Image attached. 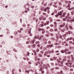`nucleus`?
I'll return each mask as SVG.
<instances>
[{
  "label": "nucleus",
  "mask_w": 74,
  "mask_h": 74,
  "mask_svg": "<svg viewBox=\"0 0 74 74\" xmlns=\"http://www.w3.org/2000/svg\"><path fill=\"white\" fill-rule=\"evenodd\" d=\"M65 43H66V41L64 42H62V45H64V44H65Z\"/></svg>",
  "instance_id": "38"
},
{
  "label": "nucleus",
  "mask_w": 74,
  "mask_h": 74,
  "mask_svg": "<svg viewBox=\"0 0 74 74\" xmlns=\"http://www.w3.org/2000/svg\"><path fill=\"white\" fill-rule=\"evenodd\" d=\"M17 32H18V33H21L22 32H21V31L19 30H18L17 31Z\"/></svg>",
  "instance_id": "27"
},
{
  "label": "nucleus",
  "mask_w": 74,
  "mask_h": 74,
  "mask_svg": "<svg viewBox=\"0 0 74 74\" xmlns=\"http://www.w3.org/2000/svg\"><path fill=\"white\" fill-rule=\"evenodd\" d=\"M41 30H44V29H40V28H38V31H39V32H40L41 31Z\"/></svg>",
  "instance_id": "7"
},
{
  "label": "nucleus",
  "mask_w": 74,
  "mask_h": 74,
  "mask_svg": "<svg viewBox=\"0 0 74 74\" xmlns=\"http://www.w3.org/2000/svg\"><path fill=\"white\" fill-rule=\"evenodd\" d=\"M65 52V50H62L61 51V52L62 53H64Z\"/></svg>",
  "instance_id": "5"
},
{
  "label": "nucleus",
  "mask_w": 74,
  "mask_h": 74,
  "mask_svg": "<svg viewBox=\"0 0 74 74\" xmlns=\"http://www.w3.org/2000/svg\"><path fill=\"white\" fill-rule=\"evenodd\" d=\"M71 14L72 15H73V14H74V12H71Z\"/></svg>",
  "instance_id": "53"
},
{
  "label": "nucleus",
  "mask_w": 74,
  "mask_h": 74,
  "mask_svg": "<svg viewBox=\"0 0 74 74\" xmlns=\"http://www.w3.org/2000/svg\"><path fill=\"white\" fill-rule=\"evenodd\" d=\"M62 13L61 12H60L57 15H55V16L56 17H57L58 16H59V15H60V18H62Z\"/></svg>",
  "instance_id": "1"
},
{
  "label": "nucleus",
  "mask_w": 74,
  "mask_h": 74,
  "mask_svg": "<svg viewBox=\"0 0 74 74\" xmlns=\"http://www.w3.org/2000/svg\"><path fill=\"white\" fill-rule=\"evenodd\" d=\"M46 37H48L49 36V34H46Z\"/></svg>",
  "instance_id": "57"
},
{
  "label": "nucleus",
  "mask_w": 74,
  "mask_h": 74,
  "mask_svg": "<svg viewBox=\"0 0 74 74\" xmlns=\"http://www.w3.org/2000/svg\"><path fill=\"white\" fill-rule=\"evenodd\" d=\"M40 69H39V71H42V69H44V66H42V67L41 68V65H40L39 66Z\"/></svg>",
  "instance_id": "2"
},
{
  "label": "nucleus",
  "mask_w": 74,
  "mask_h": 74,
  "mask_svg": "<svg viewBox=\"0 0 74 74\" xmlns=\"http://www.w3.org/2000/svg\"><path fill=\"white\" fill-rule=\"evenodd\" d=\"M23 28H20V30H21V31H22V30H23Z\"/></svg>",
  "instance_id": "63"
},
{
  "label": "nucleus",
  "mask_w": 74,
  "mask_h": 74,
  "mask_svg": "<svg viewBox=\"0 0 74 74\" xmlns=\"http://www.w3.org/2000/svg\"><path fill=\"white\" fill-rule=\"evenodd\" d=\"M66 34H64L62 35V37H64V38H64L66 37Z\"/></svg>",
  "instance_id": "14"
},
{
  "label": "nucleus",
  "mask_w": 74,
  "mask_h": 74,
  "mask_svg": "<svg viewBox=\"0 0 74 74\" xmlns=\"http://www.w3.org/2000/svg\"><path fill=\"white\" fill-rule=\"evenodd\" d=\"M63 26H65V23H63Z\"/></svg>",
  "instance_id": "52"
},
{
  "label": "nucleus",
  "mask_w": 74,
  "mask_h": 74,
  "mask_svg": "<svg viewBox=\"0 0 74 74\" xmlns=\"http://www.w3.org/2000/svg\"><path fill=\"white\" fill-rule=\"evenodd\" d=\"M66 66H68L69 67V64L68 63H66Z\"/></svg>",
  "instance_id": "19"
},
{
  "label": "nucleus",
  "mask_w": 74,
  "mask_h": 74,
  "mask_svg": "<svg viewBox=\"0 0 74 74\" xmlns=\"http://www.w3.org/2000/svg\"><path fill=\"white\" fill-rule=\"evenodd\" d=\"M50 32H53V29H51L50 30Z\"/></svg>",
  "instance_id": "42"
},
{
  "label": "nucleus",
  "mask_w": 74,
  "mask_h": 74,
  "mask_svg": "<svg viewBox=\"0 0 74 74\" xmlns=\"http://www.w3.org/2000/svg\"><path fill=\"white\" fill-rule=\"evenodd\" d=\"M32 44H34V41H32Z\"/></svg>",
  "instance_id": "51"
},
{
  "label": "nucleus",
  "mask_w": 74,
  "mask_h": 74,
  "mask_svg": "<svg viewBox=\"0 0 74 74\" xmlns=\"http://www.w3.org/2000/svg\"><path fill=\"white\" fill-rule=\"evenodd\" d=\"M59 5H62V3H61L60 2H59Z\"/></svg>",
  "instance_id": "40"
},
{
  "label": "nucleus",
  "mask_w": 74,
  "mask_h": 74,
  "mask_svg": "<svg viewBox=\"0 0 74 74\" xmlns=\"http://www.w3.org/2000/svg\"><path fill=\"white\" fill-rule=\"evenodd\" d=\"M63 62H62L60 64V66H63Z\"/></svg>",
  "instance_id": "9"
},
{
  "label": "nucleus",
  "mask_w": 74,
  "mask_h": 74,
  "mask_svg": "<svg viewBox=\"0 0 74 74\" xmlns=\"http://www.w3.org/2000/svg\"><path fill=\"white\" fill-rule=\"evenodd\" d=\"M41 53H42V54H43V53H44V51H41Z\"/></svg>",
  "instance_id": "56"
},
{
  "label": "nucleus",
  "mask_w": 74,
  "mask_h": 74,
  "mask_svg": "<svg viewBox=\"0 0 74 74\" xmlns=\"http://www.w3.org/2000/svg\"><path fill=\"white\" fill-rule=\"evenodd\" d=\"M38 38V36H35L34 37V39H35V38Z\"/></svg>",
  "instance_id": "36"
},
{
  "label": "nucleus",
  "mask_w": 74,
  "mask_h": 74,
  "mask_svg": "<svg viewBox=\"0 0 74 74\" xmlns=\"http://www.w3.org/2000/svg\"><path fill=\"white\" fill-rule=\"evenodd\" d=\"M69 64L70 65L69 67H71V65H72V63L71 62H70L69 63Z\"/></svg>",
  "instance_id": "15"
},
{
  "label": "nucleus",
  "mask_w": 74,
  "mask_h": 74,
  "mask_svg": "<svg viewBox=\"0 0 74 74\" xmlns=\"http://www.w3.org/2000/svg\"><path fill=\"white\" fill-rule=\"evenodd\" d=\"M72 22H74V18H73L72 19V20H71Z\"/></svg>",
  "instance_id": "26"
},
{
  "label": "nucleus",
  "mask_w": 74,
  "mask_h": 74,
  "mask_svg": "<svg viewBox=\"0 0 74 74\" xmlns=\"http://www.w3.org/2000/svg\"><path fill=\"white\" fill-rule=\"evenodd\" d=\"M2 44L4 45V44H5V42H2Z\"/></svg>",
  "instance_id": "46"
},
{
  "label": "nucleus",
  "mask_w": 74,
  "mask_h": 74,
  "mask_svg": "<svg viewBox=\"0 0 74 74\" xmlns=\"http://www.w3.org/2000/svg\"><path fill=\"white\" fill-rule=\"evenodd\" d=\"M47 25H48L49 24V21H47L46 22Z\"/></svg>",
  "instance_id": "48"
},
{
  "label": "nucleus",
  "mask_w": 74,
  "mask_h": 74,
  "mask_svg": "<svg viewBox=\"0 0 74 74\" xmlns=\"http://www.w3.org/2000/svg\"><path fill=\"white\" fill-rule=\"evenodd\" d=\"M59 37V38H61V40H64V38H62V36H60Z\"/></svg>",
  "instance_id": "12"
},
{
  "label": "nucleus",
  "mask_w": 74,
  "mask_h": 74,
  "mask_svg": "<svg viewBox=\"0 0 74 74\" xmlns=\"http://www.w3.org/2000/svg\"><path fill=\"white\" fill-rule=\"evenodd\" d=\"M36 45L34 44L32 45V48H35V47H36Z\"/></svg>",
  "instance_id": "11"
},
{
  "label": "nucleus",
  "mask_w": 74,
  "mask_h": 74,
  "mask_svg": "<svg viewBox=\"0 0 74 74\" xmlns=\"http://www.w3.org/2000/svg\"><path fill=\"white\" fill-rule=\"evenodd\" d=\"M60 27H64V26L62 25H60Z\"/></svg>",
  "instance_id": "24"
},
{
  "label": "nucleus",
  "mask_w": 74,
  "mask_h": 74,
  "mask_svg": "<svg viewBox=\"0 0 74 74\" xmlns=\"http://www.w3.org/2000/svg\"><path fill=\"white\" fill-rule=\"evenodd\" d=\"M67 19V18H63L62 20L64 21H65V20H67V19Z\"/></svg>",
  "instance_id": "33"
},
{
  "label": "nucleus",
  "mask_w": 74,
  "mask_h": 74,
  "mask_svg": "<svg viewBox=\"0 0 74 74\" xmlns=\"http://www.w3.org/2000/svg\"><path fill=\"white\" fill-rule=\"evenodd\" d=\"M27 37V36H25L23 37V38H26Z\"/></svg>",
  "instance_id": "64"
},
{
  "label": "nucleus",
  "mask_w": 74,
  "mask_h": 74,
  "mask_svg": "<svg viewBox=\"0 0 74 74\" xmlns=\"http://www.w3.org/2000/svg\"><path fill=\"white\" fill-rule=\"evenodd\" d=\"M39 49H37L36 50V52H38L39 51Z\"/></svg>",
  "instance_id": "37"
},
{
  "label": "nucleus",
  "mask_w": 74,
  "mask_h": 74,
  "mask_svg": "<svg viewBox=\"0 0 74 74\" xmlns=\"http://www.w3.org/2000/svg\"><path fill=\"white\" fill-rule=\"evenodd\" d=\"M69 49H72V48L71 47H69Z\"/></svg>",
  "instance_id": "60"
},
{
  "label": "nucleus",
  "mask_w": 74,
  "mask_h": 74,
  "mask_svg": "<svg viewBox=\"0 0 74 74\" xmlns=\"http://www.w3.org/2000/svg\"><path fill=\"white\" fill-rule=\"evenodd\" d=\"M53 6L54 7H56V8L57 7V6L55 5H54Z\"/></svg>",
  "instance_id": "54"
},
{
  "label": "nucleus",
  "mask_w": 74,
  "mask_h": 74,
  "mask_svg": "<svg viewBox=\"0 0 74 74\" xmlns=\"http://www.w3.org/2000/svg\"><path fill=\"white\" fill-rule=\"evenodd\" d=\"M55 31L57 32V31H58V29L56 28L55 29Z\"/></svg>",
  "instance_id": "55"
},
{
  "label": "nucleus",
  "mask_w": 74,
  "mask_h": 74,
  "mask_svg": "<svg viewBox=\"0 0 74 74\" xmlns=\"http://www.w3.org/2000/svg\"><path fill=\"white\" fill-rule=\"evenodd\" d=\"M27 56H29V52L27 51Z\"/></svg>",
  "instance_id": "21"
},
{
  "label": "nucleus",
  "mask_w": 74,
  "mask_h": 74,
  "mask_svg": "<svg viewBox=\"0 0 74 74\" xmlns=\"http://www.w3.org/2000/svg\"><path fill=\"white\" fill-rule=\"evenodd\" d=\"M68 45H69V44H68V43H66L65 44V46H66V47H67L68 46Z\"/></svg>",
  "instance_id": "45"
},
{
  "label": "nucleus",
  "mask_w": 74,
  "mask_h": 74,
  "mask_svg": "<svg viewBox=\"0 0 74 74\" xmlns=\"http://www.w3.org/2000/svg\"><path fill=\"white\" fill-rule=\"evenodd\" d=\"M69 50V49H66L65 50V51H67Z\"/></svg>",
  "instance_id": "29"
},
{
  "label": "nucleus",
  "mask_w": 74,
  "mask_h": 74,
  "mask_svg": "<svg viewBox=\"0 0 74 74\" xmlns=\"http://www.w3.org/2000/svg\"><path fill=\"white\" fill-rule=\"evenodd\" d=\"M63 62H65V61H66V59H64L63 60Z\"/></svg>",
  "instance_id": "49"
},
{
  "label": "nucleus",
  "mask_w": 74,
  "mask_h": 74,
  "mask_svg": "<svg viewBox=\"0 0 74 74\" xmlns=\"http://www.w3.org/2000/svg\"><path fill=\"white\" fill-rule=\"evenodd\" d=\"M65 54L66 55L68 54V53H67V51H65Z\"/></svg>",
  "instance_id": "25"
},
{
  "label": "nucleus",
  "mask_w": 74,
  "mask_h": 74,
  "mask_svg": "<svg viewBox=\"0 0 74 74\" xmlns=\"http://www.w3.org/2000/svg\"><path fill=\"white\" fill-rule=\"evenodd\" d=\"M68 53L69 54H70L71 53V52L70 51H68Z\"/></svg>",
  "instance_id": "44"
},
{
  "label": "nucleus",
  "mask_w": 74,
  "mask_h": 74,
  "mask_svg": "<svg viewBox=\"0 0 74 74\" xmlns=\"http://www.w3.org/2000/svg\"><path fill=\"white\" fill-rule=\"evenodd\" d=\"M36 44H40V42H36Z\"/></svg>",
  "instance_id": "47"
},
{
  "label": "nucleus",
  "mask_w": 74,
  "mask_h": 74,
  "mask_svg": "<svg viewBox=\"0 0 74 74\" xmlns=\"http://www.w3.org/2000/svg\"><path fill=\"white\" fill-rule=\"evenodd\" d=\"M46 19V18H45L43 17V21H45Z\"/></svg>",
  "instance_id": "22"
},
{
  "label": "nucleus",
  "mask_w": 74,
  "mask_h": 74,
  "mask_svg": "<svg viewBox=\"0 0 74 74\" xmlns=\"http://www.w3.org/2000/svg\"><path fill=\"white\" fill-rule=\"evenodd\" d=\"M69 28L71 30H72L73 29V27H72L70 25L69 27Z\"/></svg>",
  "instance_id": "13"
},
{
  "label": "nucleus",
  "mask_w": 74,
  "mask_h": 74,
  "mask_svg": "<svg viewBox=\"0 0 74 74\" xmlns=\"http://www.w3.org/2000/svg\"><path fill=\"white\" fill-rule=\"evenodd\" d=\"M42 74H43V73H44V71H42L41 72Z\"/></svg>",
  "instance_id": "59"
},
{
  "label": "nucleus",
  "mask_w": 74,
  "mask_h": 74,
  "mask_svg": "<svg viewBox=\"0 0 74 74\" xmlns=\"http://www.w3.org/2000/svg\"><path fill=\"white\" fill-rule=\"evenodd\" d=\"M43 15H45V16L46 15V13H43Z\"/></svg>",
  "instance_id": "41"
},
{
  "label": "nucleus",
  "mask_w": 74,
  "mask_h": 74,
  "mask_svg": "<svg viewBox=\"0 0 74 74\" xmlns=\"http://www.w3.org/2000/svg\"><path fill=\"white\" fill-rule=\"evenodd\" d=\"M14 34L15 35H16V34H18V32H15Z\"/></svg>",
  "instance_id": "31"
},
{
  "label": "nucleus",
  "mask_w": 74,
  "mask_h": 74,
  "mask_svg": "<svg viewBox=\"0 0 74 74\" xmlns=\"http://www.w3.org/2000/svg\"><path fill=\"white\" fill-rule=\"evenodd\" d=\"M69 44H73V42L71 41H69Z\"/></svg>",
  "instance_id": "28"
},
{
  "label": "nucleus",
  "mask_w": 74,
  "mask_h": 74,
  "mask_svg": "<svg viewBox=\"0 0 74 74\" xmlns=\"http://www.w3.org/2000/svg\"><path fill=\"white\" fill-rule=\"evenodd\" d=\"M25 71L26 73H29V71H27V70H25Z\"/></svg>",
  "instance_id": "20"
},
{
  "label": "nucleus",
  "mask_w": 74,
  "mask_h": 74,
  "mask_svg": "<svg viewBox=\"0 0 74 74\" xmlns=\"http://www.w3.org/2000/svg\"><path fill=\"white\" fill-rule=\"evenodd\" d=\"M25 9L27 10H28V11H29V8H26Z\"/></svg>",
  "instance_id": "62"
},
{
  "label": "nucleus",
  "mask_w": 74,
  "mask_h": 74,
  "mask_svg": "<svg viewBox=\"0 0 74 74\" xmlns=\"http://www.w3.org/2000/svg\"><path fill=\"white\" fill-rule=\"evenodd\" d=\"M47 3H45V4H44V6H45V7H46V6H47Z\"/></svg>",
  "instance_id": "61"
},
{
  "label": "nucleus",
  "mask_w": 74,
  "mask_h": 74,
  "mask_svg": "<svg viewBox=\"0 0 74 74\" xmlns=\"http://www.w3.org/2000/svg\"><path fill=\"white\" fill-rule=\"evenodd\" d=\"M14 69H13L12 70V74H14Z\"/></svg>",
  "instance_id": "16"
},
{
  "label": "nucleus",
  "mask_w": 74,
  "mask_h": 74,
  "mask_svg": "<svg viewBox=\"0 0 74 74\" xmlns=\"http://www.w3.org/2000/svg\"><path fill=\"white\" fill-rule=\"evenodd\" d=\"M49 44H51V41H49L48 42Z\"/></svg>",
  "instance_id": "34"
},
{
  "label": "nucleus",
  "mask_w": 74,
  "mask_h": 74,
  "mask_svg": "<svg viewBox=\"0 0 74 74\" xmlns=\"http://www.w3.org/2000/svg\"><path fill=\"white\" fill-rule=\"evenodd\" d=\"M19 36V37L20 38L22 37H23V35H22L20 34Z\"/></svg>",
  "instance_id": "18"
},
{
  "label": "nucleus",
  "mask_w": 74,
  "mask_h": 74,
  "mask_svg": "<svg viewBox=\"0 0 74 74\" xmlns=\"http://www.w3.org/2000/svg\"><path fill=\"white\" fill-rule=\"evenodd\" d=\"M61 32H64V30L63 29H61Z\"/></svg>",
  "instance_id": "39"
},
{
  "label": "nucleus",
  "mask_w": 74,
  "mask_h": 74,
  "mask_svg": "<svg viewBox=\"0 0 74 74\" xmlns=\"http://www.w3.org/2000/svg\"><path fill=\"white\" fill-rule=\"evenodd\" d=\"M42 17H40V18H39V19L40 21H41V20H42Z\"/></svg>",
  "instance_id": "50"
},
{
  "label": "nucleus",
  "mask_w": 74,
  "mask_h": 74,
  "mask_svg": "<svg viewBox=\"0 0 74 74\" xmlns=\"http://www.w3.org/2000/svg\"><path fill=\"white\" fill-rule=\"evenodd\" d=\"M66 8H68V10H71V8H70V6L69 5H68V6H66Z\"/></svg>",
  "instance_id": "3"
},
{
  "label": "nucleus",
  "mask_w": 74,
  "mask_h": 74,
  "mask_svg": "<svg viewBox=\"0 0 74 74\" xmlns=\"http://www.w3.org/2000/svg\"><path fill=\"white\" fill-rule=\"evenodd\" d=\"M66 18H69V19H71V17L69 16H68V17L67 16H66Z\"/></svg>",
  "instance_id": "8"
},
{
  "label": "nucleus",
  "mask_w": 74,
  "mask_h": 74,
  "mask_svg": "<svg viewBox=\"0 0 74 74\" xmlns=\"http://www.w3.org/2000/svg\"><path fill=\"white\" fill-rule=\"evenodd\" d=\"M42 31H43L42 32V34H44V33H45V31H44V29L43 30H42Z\"/></svg>",
  "instance_id": "17"
},
{
  "label": "nucleus",
  "mask_w": 74,
  "mask_h": 74,
  "mask_svg": "<svg viewBox=\"0 0 74 74\" xmlns=\"http://www.w3.org/2000/svg\"><path fill=\"white\" fill-rule=\"evenodd\" d=\"M57 61L58 62V63H60V60H57Z\"/></svg>",
  "instance_id": "30"
},
{
  "label": "nucleus",
  "mask_w": 74,
  "mask_h": 74,
  "mask_svg": "<svg viewBox=\"0 0 74 74\" xmlns=\"http://www.w3.org/2000/svg\"><path fill=\"white\" fill-rule=\"evenodd\" d=\"M47 67H49V65L48 64H47Z\"/></svg>",
  "instance_id": "32"
},
{
  "label": "nucleus",
  "mask_w": 74,
  "mask_h": 74,
  "mask_svg": "<svg viewBox=\"0 0 74 74\" xmlns=\"http://www.w3.org/2000/svg\"><path fill=\"white\" fill-rule=\"evenodd\" d=\"M65 28H66L67 29H69V27H67V26H65Z\"/></svg>",
  "instance_id": "43"
},
{
  "label": "nucleus",
  "mask_w": 74,
  "mask_h": 74,
  "mask_svg": "<svg viewBox=\"0 0 74 74\" xmlns=\"http://www.w3.org/2000/svg\"><path fill=\"white\" fill-rule=\"evenodd\" d=\"M72 33V32L71 31H69L67 33V34H71Z\"/></svg>",
  "instance_id": "10"
},
{
  "label": "nucleus",
  "mask_w": 74,
  "mask_h": 74,
  "mask_svg": "<svg viewBox=\"0 0 74 74\" xmlns=\"http://www.w3.org/2000/svg\"><path fill=\"white\" fill-rule=\"evenodd\" d=\"M52 45H50V46L47 45V48H52Z\"/></svg>",
  "instance_id": "4"
},
{
  "label": "nucleus",
  "mask_w": 74,
  "mask_h": 74,
  "mask_svg": "<svg viewBox=\"0 0 74 74\" xmlns=\"http://www.w3.org/2000/svg\"><path fill=\"white\" fill-rule=\"evenodd\" d=\"M45 9V11H46L47 10V8H44Z\"/></svg>",
  "instance_id": "58"
},
{
  "label": "nucleus",
  "mask_w": 74,
  "mask_h": 74,
  "mask_svg": "<svg viewBox=\"0 0 74 74\" xmlns=\"http://www.w3.org/2000/svg\"><path fill=\"white\" fill-rule=\"evenodd\" d=\"M63 15H62V18H63V17H64V15H66V12H64L63 13Z\"/></svg>",
  "instance_id": "6"
},
{
  "label": "nucleus",
  "mask_w": 74,
  "mask_h": 74,
  "mask_svg": "<svg viewBox=\"0 0 74 74\" xmlns=\"http://www.w3.org/2000/svg\"><path fill=\"white\" fill-rule=\"evenodd\" d=\"M39 57H42V55H41V54H39Z\"/></svg>",
  "instance_id": "35"
},
{
  "label": "nucleus",
  "mask_w": 74,
  "mask_h": 74,
  "mask_svg": "<svg viewBox=\"0 0 74 74\" xmlns=\"http://www.w3.org/2000/svg\"><path fill=\"white\" fill-rule=\"evenodd\" d=\"M23 26L24 27H25L26 26V25H25V24H23Z\"/></svg>",
  "instance_id": "23"
}]
</instances>
